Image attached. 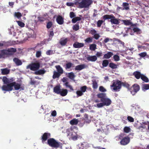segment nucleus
Here are the masks:
<instances>
[{"label": "nucleus", "mask_w": 149, "mask_h": 149, "mask_svg": "<svg viewBox=\"0 0 149 149\" xmlns=\"http://www.w3.org/2000/svg\"><path fill=\"white\" fill-rule=\"evenodd\" d=\"M97 97L100 98L102 103H97L96 107L98 108H101L104 106H108L111 103V100L107 97L105 93H100L97 95Z\"/></svg>", "instance_id": "f257e3e1"}, {"label": "nucleus", "mask_w": 149, "mask_h": 149, "mask_svg": "<svg viewBox=\"0 0 149 149\" xmlns=\"http://www.w3.org/2000/svg\"><path fill=\"white\" fill-rule=\"evenodd\" d=\"M123 133H121L118 136V140H120V144L123 146H125L130 142V138L128 136H125Z\"/></svg>", "instance_id": "f03ea898"}, {"label": "nucleus", "mask_w": 149, "mask_h": 149, "mask_svg": "<svg viewBox=\"0 0 149 149\" xmlns=\"http://www.w3.org/2000/svg\"><path fill=\"white\" fill-rule=\"evenodd\" d=\"M92 3V0H82L80 2L76 1L74 3L76 5H79V8H82L88 7Z\"/></svg>", "instance_id": "7ed1b4c3"}, {"label": "nucleus", "mask_w": 149, "mask_h": 149, "mask_svg": "<svg viewBox=\"0 0 149 149\" xmlns=\"http://www.w3.org/2000/svg\"><path fill=\"white\" fill-rule=\"evenodd\" d=\"M102 18L104 20L110 19V22L112 24L118 25L120 23L118 19L116 18L113 14L104 15L102 17Z\"/></svg>", "instance_id": "20e7f679"}, {"label": "nucleus", "mask_w": 149, "mask_h": 149, "mask_svg": "<svg viewBox=\"0 0 149 149\" xmlns=\"http://www.w3.org/2000/svg\"><path fill=\"white\" fill-rule=\"evenodd\" d=\"M122 82L119 80L113 81L112 85L110 86L112 91H118L121 88Z\"/></svg>", "instance_id": "39448f33"}, {"label": "nucleus", "mask_w": 149, "mask_h": 149, "mask_svg": "<svg viewBox=\"0 0 149 149\" xmlns=\"http://www.w3.org/2000/svg\"><path fill=\"white\" fill-rule=\"evenodd\" d=\"M47 144L53 148H57L60 146L59 143L53 138L48 139L47 141Z\"/></svg>", "instance_id": "423d86ee"}, {"label": "nucleus", "mask_w": 149, "mask_h": 149, "mask_svg": "<svg viewBox=\"0 0 149 149\" xmlns=\"http://www.w3.org/2000/svg\"><path fill=\"white\" fill-rule=\"evenodd\" d=\"M40 64L38 62L32 63L28 65L26 67V69H30L32 71H36L38 70L40 67Z\"/></svg>", "instance_id": "0eeeda50"}, {"label": "nucleus", "mask_w": 149, "mask_h": 149, "mask_svg": "<svg viewBox=\"0 0 149 149\" xmlns=\"http://www.w3.org/2000/svg\"><path fill=\"white\" fill-rule=\"evenodd\" d=\"M127 31L130 32L131 31L130 34L131 35H134V33H135L137 34H140L142 33L141 30L137 27H131L127 28Z\"/></svg>", "instance_id": "6e6552de"}, {"label": "nucleus", "mask_w": 149, "mask_h": 149, "mask_svg": "<svg viewBox=\"0 0 149 149\" xmlns=\"http://www.w3.org/2000/svg\"><path fill=\"white\" fill-rule=\"evenodd\" d=\"M16 48L10 47L8 48L7 49H4L3 51V53L5 54L6 55H12L13 53L16 52Z\"/></svg>", "instance_id": "1a4fd4ad"}, {"label": "nucleus", "mask_w": 149, "mask_h": 149, "mask_svg": "<svg viewBox=\"0 0 149 149\" xmlns=\"http://www.w3.org/2000/svg\"><path fill=\"white\" fill-rule=\"evenodd\" d=\"M14 84V83L12 82L3 85L2 87V90L6 91H11L13 89Z\"/></svg>", "instance_id": "9d476101"}, {"label": "nucleus", "mask_w": 149, "mask_h": 149, "mask_svg": "<svg viewBox=\"0 0 149 149\" xmlns=\"http://www.w3.org/2000/svg\"><path fill=\"white\" fill-rule=\"evenodd\" d=\"M132 88L133 90L131 91V93L133 95H135L140 90V86L137 84H134L132 86Z\"/></svg>", "instance_id": "9b49d317"}, {"label": "nucleus", "mask_w": 149, "mask_h": 149, "mask_svg": "<svg viewBox=\"0 0 149 149\" xmlns=\"http://www.w3.org/2000/svg\"><path fill=\"white\" fill-rule=\"evenodd\" d=\"M51 134L50 133L45 132L44 133L41 137V139L42 142L44 143L51 137Z\"/></svg>", "instance_id": "f8f14e48"}, {"label": "nucleus", "mask_w": 149, "mask_h": 149, "mask_svg": "<svg viewBox=\"0 0 149 149\" xmlns=\"http://www.w3.org/2000/svg\"><path fill=\"white\" fill-rule=\"evenodd\" d=\"M64 18L61 15H58L56 18V21L57 23L59 25H62L64 23Z\"/></svg>", "instance_id": "ddd939ff"}, {"label": "nucleus", "mask_w": 149, "mask_h": 149, "mask_svg": "<svg viewBox=\"0 0 149 149\" xmlns=\"http://www.w3.org/2000/svg\"><path fill=\"white\" fill-rule=\"evenodd\" d=\"M61 89L60 85H56L54 87L53 91L55 93L59 94Z\"/></svg>", "instance_id": "4468645a"}, {"label": "nucleus", "mask_w": 149, "mask_h": 149, "mask_svg": "<svg viewBox=\"0 0 149 149\" xmlns=\"http://www.w3.org/2000/svg\"><path fill=\"white\" fill-rule=\"evenodd\" d=\"M86 68V65L85 64H83L76 66L74 69L75 70L80 71L85 68Z\"/></svg>", "instance_id": "2eb2a0df"}, {"label": "nucleus", "mask_w": 149, "mask_h": 149, "mask_svg": "<svg viewBox=\"0 0 149 149\" xmlns=\"http://www.w3.org/2000/svg\"><path fill=\"white\" fill-rule=\"evenodd\" d=\"M142 74H141L140 72L138 71H135L133 73V75L137 79H139L141 78Z\"/></svg>", "instance_id": "dca6fc26"}, {"label": "nucleus", "mask_w": 149, "mask_h": 149, "mask_svg": "<svg viewBox=\"0 0 149 149\" xmlns=\"http://www.w3.org/2000/svg\"><path fill=\"white\" fill-rule=\"evenodd\" d=\"M13 61L16 65L17 66L21 65L22 64V63L21 60L19 59L18 58H14L13 59Z\"/></svg>", "instance_id": "f3484780"}, {"label": "nucleus", "mask_w": 149, "mask_h": 149, "mask_svg": "<svg viewBox=\"0 0 149 149\" xmlns=\"http://www.w3.org/2000/svg\"><path fill=\"white\" fill-rule=\"evenodd\" d=\"M84 44L83 43H79L77 42H75L73 44V46L75 48H80L83 47Z\"/></svg>", "instance_id": "a211bd4d"}, {"label": "nucleus", "mask_w": 149, "mask_h": 149, "mask_svg": "<svg viewBox=\"0 0 149 149\" xmlns=\"http://www.w3.org/2000/svg\"><path fill=\"white\" fill-rule=\"evenodd\" d=\"M74 64L71 62H68L64 65V67L66 70L72 67H74Z\"/></svg>", "instance_id": "6ab92c4d"}, {"label": "nucleus", "mask_w": 149, "mask_h": 149, "mask_svg": "<svg viewBox=\"0 0 149 149\" xmlns=\"http://www.w3.org/2000/svg\"><path fill=\"white\" fill-rule=\"evenodd\" d=\"M87 59L88 61L94 62L97 60V58L96 56H88L87 57Z\"/></svg>", "instance_id": "aec40b11"}, {"label": "nucleus", "mask_w": 149, "mask_h": 149, "mask_svg": "<svg viewBox=\"0 0 149 149\" xmlns=\"http://www.w3.org/2000/svg\"><path fill=\"white\" fill-rule=\"evenodd\" d=\"M1 73L3 75H6L10 73V70L7 68L1 69Z\"/></svg>", "instance_id": "412c9836"}, {"label": "nucleus", "mask_w": 149, "mask_h": 149, "mask_svg": "<svg viewBox=\"0 0 149 149\" xmlns=\"http://www.w3.org/2000/svg\"><path fill=\"white\" fill-rule=\"evenodd\" d=\"M68 90L66 89H61L59 94H60L62 96H66L68 93Z\"/></svg>", "instance_id": "4be33fe9"}, {"label": "nucleus", "mask_w": 149, "mask_h": 149, "mask_svg": "<svg viewBox=\"0 0 149 149\" xmlns=\"http://www.w3.org/2000/svg\"><path fill=\"white\" fill-rule=\"evenodd\" d=\"M113 54V53L112 52H109L104 55L103 58L105 59L109 58L112 56Z\"/></svg>", "instance_id": "5701e85b"}, {"label": "nucleus", "mask_w": 149, "mask_h": 149, "mask_svg": "<svg viewBox=\"0 0 149 149\" xmlns=\"http://www.w3.org/2000/svg\"><path fill=\"white\" fill-rule=\"evenodd\" d=\"M45 72V71L44 69H40L35 71L34 74L36 75H41L44 74Z\"/></svg>", "instance_id": "b1692460"}, {"label": "nucleus", "mask_w": 149, "mask_h": 149, "mask_svg": "<svg viewBox=\"0 0 149 149\" xmlns=\"http://www.w3.org/2000/svg\"><path fill=\"white\" fill-rule=\"evenodd\" d=\"M55 67L57 70V72H58L61 74L63 73V70L60 65H56L55 66Z\"/></svg>", "instance_id": "393cba45"}, {"label": "nucleus", "mask_w": 149, "mask_h": 149, "mask_svg": "<svg viewBox=\"0 0 149 149\" xmlns=\"http://www.w3.org/2000/svg\"><path fill=\"white\" fill-rule=\"evenodd\" d=\"M61 75V74L58 72L56 71H54L53 72V74L52 76V78L53 79H55L56 78H59Z\"/></svg>", "instance_id": "a878e982"}, {"label": "nucleus", "mask_w": 149, "mask_h": 149, "mask_svg": "<svg viewBox=\"0 0 149 149\" xmlns=\"http://www.w3.org/2000/svg\"><path fill=\"white\" fill-rule=\"evenodd\" d=\"M142 89L143 91H145L149 89V84H144L143 85Z\"/></svg>", "instance_id": "bb28decb"}, {"label": "nucleus", "mask_w": 149, "mask_h": 149, "mask_svg": "<svg viewBox=\"0 0 149 149\" xmlns=\"http://www.w3.org/2000/svg\"><path fill=\"white\" fill-rule=\"evenodd\" d=\"M114 42H116V43L120 44L123 46H124L125 43L122 41L116 38H114L113 39Z\"/></svg>", "instance_id": "cd10ccee"}, {"label": "nucleus", "mask_w": 149, "mask_h": 149, "mask_svg": "<svg viewBox=\"0 0 149 149\" xmlns=\"http://www.w3.org/2000/svg\"><path fill=\"white\" fill-rule=\"evenodd\" d=\"M12 83H14L13 86L14 87L15 90H18L20 88L21 85L20 84L16 83L15 82H13Z\"/></svg>", "instance_id": "c85d7f7f"}, {"label": "nucleus", "mask_w": 149, "mask_h": 149, "mask_svg": "<svg viewBox=\"0 0 149 149\" xmlns=\"http://www.w3.org/2000/svg\"><path fill=\"white\" fill-rule=\"evenodd\" d=\"M118 65L113 63H110L109 64V67L112 69H116L118 68Z\"/></svg>", "instance_id": "c756f323"}, {"label": "nucleus", "mask_w": 149, "mask_h": 149, "mask_svg": "<svg viewBox=\"0 0 149 149\" xmlns=\"http://www.w3.org/2000/svg\"><path fill=\"white\" fill-rule=\"evenodd\" d=\"M78 123V120L77 119H73L70 121V124L72 125H76Z\"/></svg>", "instance_id": "7c9ffc66"}, {"label": "nucleus", "mask_w": 149, "mask_h": 149, "mask_svg": "<svg viewBox=\"0 0 149 149\" xmlns=\"http://www.w3.org/2000/svg\"><path fill=\"white\" fill-rule=\"evenodd\" d=\"M141 78L142 81L145 82H148L149 81L148 78L143 74H142Z\"/></svg>", "instance_id": "2f4dec72"}, {"label": "nucleus", "mask_w": 149, "mask_h": 149, "mask_svg": "<svg viewBox=\"0 0 149 149\" xmlns=\"http://www.w3.org/2000/svg\"><path fill=\"white\" fill-rule=\"evenodd\" d=\"M68 41V38H65L64 40H61L60 42V43L61 45L65 46L66 45Z\"/></svg>", "instance_id": "473e14b6"}, {"label": "nucleus", "mask_w": 149, "mask_h": 149, "mask_svg": "<svg viewBox=\"0 0 149 149\" xmlns=\"http://www.w3.org/2000/svg\"><path fill=\"white\" fill-rule=\"evenodd\" d=\"M97 45L96 44H93L90 45L89 49L91 51H95L96 49Z\"/></svg>", "instance_id": "72a5a7b5"}, {"label": "nucleus", "mask_w": 149, "mask_h": 149, "mask_svg": "<svg viewBox=\"0 0 149 149\" xmlns=\"http://www.w3.org/2000/svg\"><path fill=\"white\" fill-rule=\"evenodd\" d=\"M2 81L4 84H6L10 83L9 79L6 77H3Z\"/></svg>", "instance_id": "f704fd0d"}, {"label": "nucleus", "mask_w": 149, "mask_h": 149, "mask_svg": "<svg viewBox=\"0 0 149 149\" xmlns=\"http://www.w3.org/2000/svg\"><path fill=\"white\" fill-rule=\"evenodd\" d=\"M68 77L70 79H73L74 78L75 76L73 72H71L68 73Z\"/></svg>", "instance_id": "c9c22d12"}, {"label": "nucleus", "mask_w": 149, "mask_h": 149, "mask_svg": "<svg viewBox=\"0 0 149 149\" xmlns=\"http://www.w3.org/2000/svg\"><path fill=\"white\" fill-rule=\"evenodd\" d=\"M4 46L8 47V46H11L12 45V42L10 41L7 42L3 41Z\"/></svg>", "instance_id": "e433bc0d"}, {"label": "nucleus", "mask_w": 149, "mask_h": 149, "mask_svg": "<svg viewBox=\"0 0 149 149\" xmlns=\"http://www.w3.org/2000/svg\"><path fill=\"white\" fill-rule=\"evenodd\" d=\"M81 18L79 17H76L73 18L72 20V22L73 23H75L77 21H80Z\"/></svg>", "instance_id": "4c0bfd02"}, {"label": "nucleus", "mask_w": 149, "mask_h": 149, "mask_svg": "<svg viewBox=\"0 0 149 149\" xmlns=\"http://www.w3.org/2000/svg\"><path fill=\"white\" fill-rule=\"evenodd\" d=\"M53 25V24L52 22L49 21L47 22L46 24V28L48 29L51 28Z\"/></svg>", "instance_id": "58836bf2"}, {"label": "nucleus", "mask_w": 149, "mask_h": 149, "mask_svg": "<svg viewBox=\"0 0 149 149\" xmlns=\"http://www.w3.org/2000/svg\"><path fill=\"white\" fill-rule=\"evenodd\" d=\"M109 63V62L108 60H104L102 61V65L103 67H106L107 66Z\"/></svg>", "instance_id": "ea45409f"}, {"label": "nucleus", "mask_w": 149, "mask_h": 149, "mask_svg": "<svg viewBox=\"0 0 149 149\" xmlns=\"http://www.w3.org/2000/svg\"><path fill=\"white\" fill-rule=\"evenodd\" d=\"M129 3L126 2H124L123 3V6L125 10H128L129 9V8L128 6Z\"/></svg>", "instance_id": "a19ab883"}, {"label": "nucleus", "mask_w": 149, "mask_h": 149, "mask_svg": "<svg viewBox=\"0 0 149 149\" xmlns=\"http://www.w3.org/2000/svg\"><path fill=\"white\" fill-rule=\"evenodd\" d=\"M122 85L124 87H125L129 90H130V88H129L130 85L127 83L126 82H122L121 85Z\"/></svg>", "instance_id": "79ce46f5"}, {"label": "nucleus", "mask_w": 149, "mask_h": 149, "mask_svg": "<svg viewBox=\"0 0 149 149\" xmlns=\"http://www.w3.org/2000/svg\"><path fill=\"white\" fill-rule=\"evenodd\" d=\"M73 30L75 31H77L79 29V26L78 24H76L74 25L72 27Z\"/></svg>", "instance_id": "37998d69"}, {"label": "nucleus", "mask_w": 149, "mask_h": 149, "mask_svg": "<svg viewBox=\"0 0 149 149\" xmlns=\"http://www.w3.org/2000/svg\"><path fill=\"white\" fill-rule=\"evenodd\" d=\"M38 22H43L46 20L45 18L44 17H38Z\"/></svg>", "instance_id": "c03bdc74"}, {"label": "nucleus", "mask_w": 149, "mask_h": 149, "mask_svg": "<svg viewBox=\"0 0 149 149\" xmlns=\"http://www.w3.org/2000/svg\"><path fill=\"white\" fill-rule=\"evenodd\" d=\"M92 85L93 88L94 89H96L97 88L98 84L96 81H93L92 83Z\"/></svg>", "instance_id": "a18cd8bd"}, {"label": "nucleus", "mask_w": 149, "mask_h": 149, "mask_svg": "<svg viewBox=\"0 0 149 149\" xmlns=\"http://www.w3.org/2000/svg\"><path fill=\"white\" fill-rule=\"evenodd\" d=\"M87 87L86 86H81L80 88V91H81L83 93L85 92L86 90Z\"/></svg>", "instance_id": "49530a36"}, {"label": "nucleus", "mask_w": 149, "mask_h": 149, "mask_svg": "<svg viewBox=\"0 0 149 149\" xmlns=\"http://www.w3.org/2000/svg\"><path fill=\"white\" fill-rule=\"evenodd\" d=\"M92 41V38L91 37L88 38L85 40V42L88 43L91 42Z\"/></svg>", "instance_id": "de8ad7c7"}, {"label": "nucleus", "mask_w": 149, "mask_h": 149, "mask_svg": "<svg viewBox=\"0 0 149 149\" xmlns=\"http://www.w3.org/2000/svg\"><path fill=\"white\" fill-rule=\"evenodd\" d=\"M130 131V128L128 127H125L124 128V132L128 133Z\"/></svg>", "instance_id": "09e8293b"}, {"label": "nucleus", "mask_w": 149, "mask_h": 149, "mask_svg": "<svg viewBox=\"0 0 149 149\" xmlns=\"http://www.w3.org/2000/svg\"><path fill=\"white\" fill-rule=\"evenodd\" d=\"M103 21L102 20H99L97 22V27H100L101 26V25L103 23Z\"/></svg>", "instance_id": "8fccbe9b"}, {"label": "nucleus", "mask_w": 149, "mask_h": 149, "mask_svg": "<svg viewBox=\"0 0 149 149\" xmlns=\"http://www.w3.org/2000/svg\"><path fill=\"white\" fill-rule=\"evenodd\" d=\"M123 22L126 25H129L130 24V22L128 20H123Z\"/></svg>", "instance_id": "3c124183"}, {"label": "nucleus", "mask_w": 149, "mask_h": 149, "mask_svg": "<svg viewBox=\"0 0 149 149\" xmlns=\"http://www.w3.org/2000/svg\"><path fill=\"white\" fill-rule=\"evenodd\" d=\"M49 37H52L54 36V34L53 29H52L51 31H49Z\"/></svg>", "instance_id": "603ef678"}, {"label": "nucleus", "mask_w": 149, "mask_h": 149, "mask_svg": "<svg viewBox=\"0 0 149 149\" xmlns=\"http://www.w3.org/2000/svg\"><path fill=\"white\" fill-rule=\"evenodd\" d=\"M113 58L114 60L116 61H119L120 59L119 56L117 55H115L113 56Z\"/></svg>", "instance_id": "864d4df0"}, {"label": "nucleus", "mask_w": 149, "mask_h": 149, "mask_svg": "<svg viewBox=\"0 0 149 149\" xmlns=\"http://www.w3.org/2000/svg\"><path fill=\"white\" fill-rule=\"evenodd\" d=\"M76 16L74 13L73 12H71L70 13V17L71 18H74Z\"/></svg>", "instance_id": "5fc2aeb1"}, {"label": "nucleus", "mask_w": 149, "mask_h": 149, "mask_svg": "<svg viewBox=\"0 0 149 149\" xmlns=\"http://www.w3.org/2000/svg\"><path fill=\"white\" fill-rule=\"evenodd\" d=\"M99 91L102 92H105L107 90L103 86H100L99 88Z\"/></svg>", "instance_id": "6e6d98bb"}, {"label": "nucleus", "mask_w": 149, "mask_h": 149, "mask_svg": "<svg viewBox=\"0 0 149 149\" xmlns=\"http://www.w3.org/2000/svg\"><path fill=\"white\" fill-rule=\"evenodd\" d=\"M17 22L19 26L20 27H23L24 26L25 24L23 22L19 21H18Z\"/></svg>", "instance_id": "4d7b16f0"}, {"label": "nucleus", "mask_w": 149, "mask_h": 149, "mask_svg": "<svg viewBox=\"0 0 149 149\" xmlns=\"http://www.w3.org/2000/svg\"><path fill=\"white\" fill-rule=\"evenodd\" d=\"M15 15L18 18H20L22 16V14L19 12L15 13Z\"/></svg>", "instance_id": "13d9d810"}, {"label": "nucleus", "mask_w": 149, "mask_h": 149, "mask_svg": "<svg viewBox=\"0 0 149 149\" xmlns=\"http://www.w3.org/2000/svg\"><path fill=\"white\" fill-rule=\"evenodd\" d=\"M139 55L140 57H144L147 55V53L146 52H141L139 54Z\"/></svg>", "instance_id": "bf43d9fd"}, {"label": "nucleus", "mask_w": 149, "mask_h": 149, "mask_svg": "<svg viewBox=\"0 0 149 149\" xmlns=\"http://www.w3.org/2000/svg\"><path fill=\"white\" fill-rule=\"evenodd\" d=\"M76 93L78 96H81L83 95V93L80 91H77Z\"/></svg>", "instance_id": "052dcab7"}, {"label": "nucleus", "mask_w": 149, "mask_h": 149, "mask_svg": "<svg viewBox=\"0 0 149 149\" xmlns=\"http://www.w3.org/2000/svg\"><path fill=\"white\" fill-rule=\"evenodd\" d=\"M3 49L0 51V58H4L5 56L6 55L5 54L3 53Z\"/></svg>", "instance_id": "680f3d73"}, {"label": "nucleus", "mask_w": 149, "mask_h": 149, "mask_svg": "<svg viewBox=\"0 0 149 149\" xmlns=\"http://www.w3.org/2000/svg\"><path fill=\"white\" fill-rule=\"evenodd\" d=\"M127 120L128 121L131 122H134V119L132 117L128 116L127 117Z\"/></svg>", "instance_id": "e2e57ef3"}, {"label": "nucleus", "mask_w": 149, "mask_h": 149, "mask_svg": "<svg viewBox=\"0 0 149 149\" xmlns=\"http://www.w3.org/2000/svg\"><path fill=\"white\" fill-rule=\"evenodd\" d=\"M96 56L97 57H100V56H101L102 55V53L101 52H97L96 54Z\"/></svg>", "instance_id": "0e129e2a"}, {"label": "nucleus", "mask_w": 149, "mask_h": 149, "mask_svg": "<svg viewBox=\"0 0 149 149\" xmlns=\"http://www.w3.org/2000/svg\"><path fill=\"white\" fill-rule=\"evenodd\" d=\"M100 37V36L99 34L96 33L94 35V38L96 40H98V38Z\"/></svg>", "instance_id": "69168bd1"}, {"label": "nucleus", "mask_w": 149, "mask_h": 149, "mask_svg": "<svg viewBox=\"0 0 149 149\" xmlns=\"http://www.w3.org/2000/svg\"><path fill=\"white\" fill-rule=\"evenodd\" d=\"M84 116L85 118V120L86 121V123H89L91 122V120H89L87 121L86 120H87V119L88 118V115L87 114H85Z\"/></svg>", "instance_id": "338daca9"}, {"label": "nucleus", "mask_w": 149, "mask_h": 149, "mask_svg": "<svg viewBox=\"0 0 149 149\" xmlns=\"http://www.w3.org/2000/svg\"><path fill=\"white\" fill-rule=\"evenodd\" d=\"M41 55V52L39 51H37L36 54V56L37 57H39Z\"/></svg>", "instance_id": "774afa93"}]
</instances>
